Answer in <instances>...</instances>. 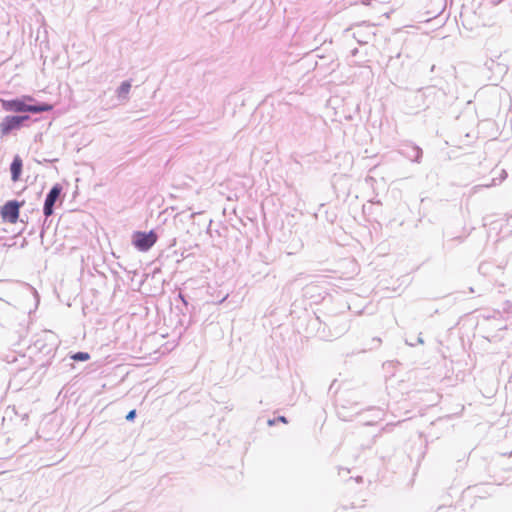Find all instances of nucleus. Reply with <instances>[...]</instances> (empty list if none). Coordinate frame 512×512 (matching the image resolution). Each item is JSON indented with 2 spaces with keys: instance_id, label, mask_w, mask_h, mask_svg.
I'll list each match as a JSON object with an SVG mask.
<instances>
[{
  "instance_id": "3",
  "label": "nucleus",
  "mask_w": 512,
  "mask_h": 512,
  "mask_svg": "<svg viewBox=\"0 0 512 512\" xmlns=\"http://www.w3.org/2000/svg\"><path fill=\"white\" fill-rule=\"evenodd\" d=\"M27 120H29L28 115L6 116L0 123V132L2 135H8L12 131L21 128Z\"/></svg>"
},
{
  "instance_id": "10",
  "label": "nucleus",
  "mask_w": 512,
  "mask_h": 512,
  "mask_svg": "<svg viewBox=\"0 0 512 512\" xmlns=\"http://www.w3.org/2000/svg\"><path fill=\"white\" fill-rule=\"evenodd\" d=\"M282 422H286V419L284 417L279 418Z\"/></svg>"
},
{
  "instance_id": "8",
  "label": "nucleus",
  "mask_w": 512,
  "mask_h": 512,
  "mask_svg": "<svg viewBox=\"0 0 512 512\" xmlns=\"http://www.w3.org/2000/svg\"><path fill=\"white\" fill-rule=\"evenodd\" d=\"M74 361H87L90 355L87 352H77L71 356Z\"/></svg>"
},
{
  "instance_id": "9",
  "label": "nucleus",
  "mask_w": 512,
  "mask_h": 512,
  "mask_svg": "<svg viewBox=\"0 0 512 512\" xmlns=\"http://www.w3.org/2000/svg\"><path fill=\"white\" fill-rule=\"evenodd\" d=\"M135 417H136V410H131L126 415V420L127 421H133L135 419Z\"/></svg>"
},
{
  "instance_id": "5",
  "label": "nucleus",
  "mask_w": 512,
  "mask_h": 512,
  "mask_svg": "<svg viewBox=\"0 0 512 512\" xmlns=\"http://www.w3.org/2000/svg\"><path fill=\"white\" fill-rule=\"evenodd\" d=\"M19 208L20 205L15 200L6 202L1 208L2 218L10 223H15L19 217Z\"/></svg>"
},
{
  "instance_id": "6",
  "label": "nucleus",
  "mask_w": 512,
  "mask_h": 512,
  "mask_svg": "<svg viewBox=\"0 0 512 512\" xmlns=\"http://www.w3.org/2000/svg\"><path fill=\"white\" fill-rule=\"evenodd\" d=\"M23 162L19 155L14 156L10 165L11 179L16 182L20 179L22 173Z\"/></svg>"
},
{
  "instance_id": "7",
  "label": "nucleus",
  "mask_w": 512,
  "mask_h": 512,
  "mask_svg": "<svg viewBox=\"0 0 512 512\" xmlns=\"http://www.w3.org/2000/svg\"><path fill=\"white\" fill-rule=\"evenodd\" d=\"M131 81H123L121 85L116 90V95L119 102L124 103L129 99V93L131 90Z\"/></svg>"
},
{
  "instance_id": "4",
  "label": "nucleus",
  "mask_w": 512,
  "mask_h": 512,
  "mask_svg": "<svg viewBox=\"0 0 512 512\" xmlns=\"http://www.w3.org/2000/svg\"><path fill=\"white\" fill-rule=\"evenodd\" d=\"M61 193L62 186L60 184H55L47 193L43 206L45 217H50L54 213V205L59 200Z\"/></svg>"
},
{
  "instance_id": "2",
  "label": "nucleus",
  "mask_w": 512,
  "mask_h": 512,
  "mask_svg": "<svg viewBox=\"0 0 512 512\" xmlns=\"http://www.w3.org/2000/svg\"><path fill=\"white\" fill-rule=\"evenodd\" d=\"M157 241V235L154 231L135 232L133 235V244L140 251H148Z\"/></svg>"
},
{
  "instance_id": "1",
  "label": "nucleus",
  "mask_w": 512,
  "mask_h": 512,
  "mask_svg": "<svg viewBox=\"0 0 512 512\" xmlns=\"http://www.w3.org/2000/svg\"><path fill=\"white\" fill-rule=\"evenodd\" d=\"M34 99L31 96H23L21 98L16 99H1V105L5 111L12 112H30L33 114L46 112L52 110V105L48 103H36V104H28V102H33Z\"/></svg>"
}]
</instances>
